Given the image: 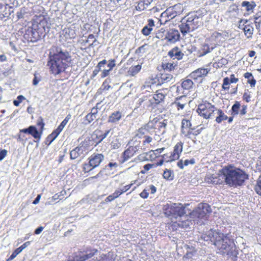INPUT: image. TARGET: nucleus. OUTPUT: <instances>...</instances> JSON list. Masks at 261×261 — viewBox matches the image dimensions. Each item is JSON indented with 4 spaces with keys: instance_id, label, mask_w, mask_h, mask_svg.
<instances>
[{
    "instance_id": "nucleus-25",
    "label": "nucleus",
    "mask_w": 261,
    "mask_h": 261,
    "mask_svg": "<svg viewBox=\"0 0 261 261\" xmlns=\"http://www.w3.org/2000/svg\"><path fill=\"white\" fill-rule=\"evenodd\" d=\"M28 134L31 135L34 138L40 140L41 134L39 133L35 126L31 125L28 127Z\"/></svg>"
},
{
    "instance_id": "nucleus-12",
    "label": "nucleus",
    "mask_w": 261,
    "mask_h": 261,
    "mask_svg": "<svg viewBox=\"0 0 261 261\" xmlns=\"http://www.w3.org/2000/svg\"><path fill=\"white\" fill-rule=\"evenodd\" d=\"M118 167V164L116 163H110L107 166L105 167L103 170H101L96 176L92 178H97L99 177L103 173L107 175H110L112 173H113L114 171L116 170Z\"/></svg>"
},
{
    "instance_id": "nucleus-42",
    "label": "nucleus",
    "mask_w": 261,
    "mask_h": 261,
    "mask_svg": "<svg viewBox=\"0 0 261 261\" xmlns=\"http://www.w3.org/2000/svg\"><path fill=\"white\" fill-rule=\"evenodd\" d=\"M22 251L19 248L16 249L7 261H10L15 258Z\"/></svg>"
},
{
    "instance_id": "nucleus-35",
    "label": "nucleus",
    "mask_w": 261,
    "mask_h": 261,
    "mask_svg": "<svg viewBox=\"0 0 261 261\" xmlns=\"http://www.w3.org/2000/svg\"><path fill=\"white\" fill-rule=\"evenodd\" d=\"M193 85V83L192 80L190 79H187L184 80L181 84L182 87L186 90H189L191 89Z\"/></svg>"
},
{
    "instance_id": "nucleus-54",
    "label": "nucleus",
    "mask_w": 261,
    "mask_h": 261,
    "mask_svg": "<svg viewBox=\"0 0 261 261\" xmlns=\"http://www.w3.org/2000/svg\"><path fill=\"white\" fill-rule=\"evenodd\" d=\"M140 196L141 197L144 199H146L148 196V193L147 189H144L140 194Z\"/></svg>"
},
{
    "instance_id": "nucleus-40",
    "label": "nucleus",
    "mask_w": 261,
    "mask_h": 261,
    "mask_svg": "<svg viewBox=\"0 0 261 261\" xmlns=\"http://www.w3.org/2000/svg\"><path fill=\"white\" fill-rule=\"evenodd\" d=\"M64 31L65 32V34H68V36H67V38H75L76 34L75 33V31L74 30L71 29H66L64 30Z\"/></svg>"
},
{
    "instance_id": "nucleus-30",
    "label": "nucleus",
    "mask_w": 261,
    "mask_h": 261,
    "mask_svg": "<svg viewBox=\"0 0 261 261\" xmlns=\"http://www.w3.org/2000/svg\"><path fill=\"white\" fill-rule=\"evenodd\" d=\"M195 163V161L194 159H192L190 160H186L183 162L182 160H179L177 164V166L180 169H182L184 166H187L189 164L193 165Z\"/></svg>"
},
{
    "instance_id": "nucleus-45",
    "label": "nucleus",
    "mask_w": 261,
    "mask_h": 261,
    "mask_svg": "<svg viewBox=\"0 0 261 261\" xmlns=\"http://www.w3.org/2000/svg\"><path fill=\"white\" fill-rule=\"evenodd\" d=\"M120 146L121 144L117 140L112 141L111 144V147L112 149H118L120 147Z\"/></svg>"
},
{
    "instance_id": "nucleus-23",
    "label": "nucleus",
    "mask_w": 261,
    "mask_h": 261,
    "mask_svg": "<svg viewBox=\"0 0 261 261\" xmlns=\"http://www.w3.org/2000/svg\"><path fill=\"white\" fill-rule=\"evenodd\" d=\"M71 118V115L69 114L66 116L65 118L62 121L61 124L58 127V128L55 130V133L56 134H60L62 130L63 129L65 125L67 124L68 122Z\"/></svg>"
},
{
    "instance_id": "nucleus-62",
    "label": "nucleus",
    "mask_w": 261,
    "mask_h": 261,
    "mask_svg": "<svg viewBox=\"0 0 261 261\" xmlns=\"http://www.w3.org/2000/svg\"><path fill=\"white\" fill-rule=\"evenodd\" d=\"M31 32L32 33V36L33 37V38H34L35 40H37V39L39 38V35L38 34V33L36 32V31H33L32 29L31 30Z\"/></svg>"
},
{
    "instance_id": "nucleus-48",
    "label": "nucleus",
    "mask_w": 261,
    "mask_h": 261,
    "mask_svg": "<svg viewBox=\"0 0 261 261\" xmlns=\"http://www.w3.org/2000/svg\"><path fill=\"white\" fill-rule=\"evenodd\" d=\"M146 44L142 45L137 48L136 50V53L141 56L143 54H144L145 51V47L146 46Z\"/></svg>"
},
{
    "instance_id": "nucleus-27",
    "label": "nucleus",
    "mask_w": 261,
    "mask_h": 261,
    "mask_svg": "<svg viewBox=\"0 0 261 261\" xmlns=\"http://www.w3.org/2000/svg\"><path fill=\"white\" fill-rule=\"evenodd\" d=\"M85 43L89 44V47H94L96 46L99 43L93 34H90L88 36L87 39L86 40Z\"/></svg>"
},
{
    "instance_id": "nucleus-44",
    "label": "nucleus",
    "mask_w": 261,
    "mask_h": 261,
    "mask_svg": "<svg viewBox=\"0 0 261 261\" xmlns=\"http://www.w3.org/2000/svg\"><path fill=\"white\" fill-rule=\"evenodd\" d=\"M146 8V6L144 5L142 0L139 1L137 6H136V10L138 11H142Z\"/></svg>"
},
{
    "instance_id": "nucleus-34",
    "label": "nucleus",
    "mask_w": 261,
    "mask_h": 261,
    "mask_svg": "<svg viewBox=\"0 0 261 261\" xmlns=\"http://www.w3.org/2000/svg\"><path fill=\"white\" fill-rule=\"evenodd\" d=\"M242 7H245L246 11H250L252 10L256 6L254 2L251 1V2L244 1L242 3Z\"/></svg>"
},
{
    "instance_id": "nucleus-39",
    "label": "nucleus",
    "mask_w": 261,
    "mask_h": 261,
    "mask_svg": "<svg viewBox=\"0 0 261 261\" xmlns=\"http://www.w3.org/2000/svg\"><path fill=\"white\" fill-rule=\"evenodd\" d=\"M164 178L168 180H172L173 178V173L170 170L166 169L163 174Z\"/></svg>"
},
{
    "instance_id": "nucleus-5",
    "label": "nucleus",
    "mask_w": 261,
    "mask_h": 261,
    "mask_svg": "<svg viewBox=\"0 0 261 261\" xmlns=\"http://www.w3.org/2000/svg\"><path fill=\"white\" fill-rule=\"evenodd\" d=\"M217 236V239L215 241L214 244L220 251V252L226 253L228 254L231 249L232 241L227 235H224L220 231Z\"/></svg>"
},
{
    "instance_id": "nucleus-9",
    "label": "nucleus",
    "mask_w": 261,
    "mask_h": 261,
    "mask_svg": "<svg viewBox=\"0 0 261 261\" xmlns=\"http://www.w3.org/2000/svg\"><path fill=\"white\" fill-rule=\"evenodd\" d=\"M211 212V208L207 203H199L198 206L191 213V217L203 219Z\"/></svg>"
},
{
    "instance_id": "nucleus-56",
    "label": "nucleus",
    "mask_w": 261,
    "mask_h": 261,
    "mask_svg": "<svg viewBox=\"0 0 261 261\" xmlns=\"http://www.w3.org/2000/svg\"><path fill=\"white\" fill-rule=\"evenodd\" d=\"M109 63V61H107L105 59L100 61L97 65H98V67H100L101 68H102V67H104V66L106 65V64H108Z\"/></svg>"
},
{
    "instance_id": "nucleus-37",
    "label": "nucleus",
    "mask_w": 261,
    "mask_h": 261,
    "mask_svg": "<svg viewBox=\"0 0 261 261\" xmlns=\"http://www.w3.org/2000/svg\"><path fill=\"white\" fill-rule=\"evenodd\" d=\"M182 124V130L181 132L183 134H186L185 128H190L191 126V123L190 120L184 119L181 122Z\"/></svg>"
},
{
    "instance_id": "nucleus-20",
    "label": "nucleus",
    "mask_w": 261,
    "mask_h": 261,
    "mask_svg": "<svg viewBox=\"0 0 261 261\" xmlns=\"http://www.w3.org/2000/svg\"><path fill=\"white\" fill-rule=\"evenodd\" d=\"M208 71L207 69L205 68H199L194 71L192 72L190 74V76L192 78L194 79H197L198 77H201L206 75L208 73Z\"/></svg>"
},
{
    "instance_id": "nucleus-10",
    "label": "nucleus",
    "mask_w": 261,
    "mask_h": 261,
    "mask_svg": "<svg viewBox=\"0 0 261 261\" xmlns=\"http://www.w3.org/2000/svg\"><path fill=\"white\" fill-rule=\"evenodd\" d=\"M183 143L181 142L177 143L174 147L173 152L169 157L164 154L163 158L167 162H171L177 160L179 158L180 154L182 151Z\"/></svg>"
},
{
    "instance_id": "nucleus-33",
    "label": "nucleus",
    "mask_w": 261,
    "mask_h": 261,
    "mask_svg": "<svg viewBox=\"0 0 261 261\" xmlns=\"http://www.w3.org/2000/svg\"><path fill=\"white\" fill-rule=\"evenodd\" d=\"M165 96V94L161 91H158L156 94H154L153 98L156 103H159L164 100Z\"/></svg>"
},
{
    "instance_id": "nucleus-38",
    "label": "nucleus",
    "mask_w": 261,
    "mask_h": 261,
    "mask_svg": "<svg viewBox=\"0 0 261 261\" xmlns=\"http://www.w3.org/2000/svg\"><path fill=\"white\" fill-rule=\"evenodd\" d=\"M173 79V75L169 73H162L161 76L162 82L167 83L171 81Z\"/></svg>"
},
{
    "instance_id": "nucleus-22",
    "label": "nucleus",
    "mask_w": 261,
    "mask_h": 261,
    "mask_svg": "<svg viewBox=\"0 0 261 261\" xmlns=\"http://www.w3.org/2000/svg\"><path fill=\"white\" fill-rule=\"evenodd\" d=\"M122 117L121 112L116 111L111 114L109 117L108 122L113 123H116L118 122Z\"/></svg>"
},
{
    "instance_id": "nucleus-53",
    "label": "nucleus",
    "mask_w": 261,
    "mask_h": 261,
    "mask_svg": "<svg viewBox=\"0 0 261 261\" xmlns=\"http://www.w3.org/2000/svg\"><path fill=\"white\" fill-rule=\"evenodd\" d=\"M8 151L6 149H0V161H2L7 155Z\"/></svg>"
},
{
    "instance_id": "nucleus-51",
    "label": "nucleus",
    "mask_w": 261,
    "mask_h": 261,
    "mask_svg": "<svg viewBox=\"0 0 261 261\" xmlns=\"http://www.w3.org/2000/svg\"><path fill=\"white\" fill-rule=\"evenodd\" d=\"M59 134H56L55 133V130L50 134L49 135L47 139H50V142L49 144H50L59 135Z\"/></svg>"
},
{
    "instance_id": "nucleus-8",
    "label": "nucleus",
    "mask_w": 261,
    "mask_h": 261,
    "mask_svg": "<svg viewBox=\"0 0 261 261\" xmlns=\"http://www.w3.org/2000/svg\"><path fill=\"white\" fill-rule=\"evenodd\" d=\"M104 156L100 153H94L88 159V163L83 165V171L85 172H89L95 168L98 167L103 161Z\"/></svg>"
},
{
    "instance_id": "nucleus-18",
    "label": "nucleus",
    "mask_w": 261,
    "mask_h": 261,
    "mask_svg": "<svg viewBox=\"0 0 261 261\" xmlns=\"http://www.w3.org/2000/svg\"><path fill=\"white\" fill-rule=\"evenodd\" d=\"M168 55L173 59L180 60L184 56V54L178 47H174L168 52Z\"/></svg>"
},
{
    "instance_id": "nucleus-59",
    "label": "nucleus",
    "mask_w": 261,
    "mask_h": 261,
    "mask_svg": "<svg viewBox=\"0 0 261 261\" xmlns=\"http://www.w3.org/2000/svg\"><path fill=\"white\" fill-rule=\"evenodd\" d=\"M145 140L143 141V145H145L146 143H149L152 141V138L148 136H144Z\"/></svg>"
},
{
    "instance_id": "nucleus-60",
    "label": "nucleus",
    "mask_w": 261,
    "mask_h": 261,
    "mask_svg": "<svg viewBox=\"0 0 261 261\" xmlns=\"http://www.w3.org/2000/svg\"><path fill=\"white\" fill-rule=\"evenodd\" d=\"M122 194V192L120 191V189H119L118 190H116L114 193L112 194V195L114 196V197L116 198L118 197L120 195H121Z\"/></svg>"
},
{
    "instance_id": "nucleus-58",
    "label": "nucleus",
    "mask_w": 261,
    "mask_h": 261,
    "mask_svg": "<svg viewBox=\"0 0 261 261\" xmlns=\"http://www.w3.org/2000/svg\"><path fill=\"white\" fill-rule=\"evenodd\" d=\"M154 167H155V164H147L144 166L143 168L146 171H148L151 168Z\"/></svg>"
},
{
    "instance_id": "nucleus-3",
    "label": "nucleus",
    "mask_w": 261,
    "mask_h": 261,
    "mask_svg": "<svg viewBox=\"0 0 261 261\" xmlns=\"http://www.w3.org/2000/svg\"><path fill=\"white\" fill-rule=\"evenodd\" d=\"M219 177L225 179L226 184L229 186H241L248 178L245 171L239 168L227 167L223 168Z\"/></svg>"
},
{
    "instance_id": "nucleus-2",
    "label": "nucleus",
    "mask_w": 261,
    "mask_h": 261,
    "mask_svg": "<svg viewBox=\"0 0 261 261\" xmlns=\"http://www.w3.org/2000/svg\"><path fill=\"white\" fill-rule=\"evenodd\" d=\"M165 214L170 218L172 222L182 228H188L191 221L187 219L185 208L180 203H170L165 205Z\"/></svg>"
},
{
    "instance_id": "nucleus-47",
    "label": "nucleus",
    "mask_w": 261,
    "mask_h": 261,
    "mask_svg": "<svg viewBox=\"0 0 261 261\" xmlns=\"http://www.w3.org/2000/svg\"><path fill=\"white\" fill-rule=\"evenodd\" d=\"M24 99L25 97L23 95H19L17 98V100H15L13 101L14 106L17 107L18 106L22 100Z\"/></svg>"
},
{
    "instance_id": "nucleus-49",
    "label": "nucleus",
    "mask_w": 261,
    "mask_h": 261,
    "mask_svg": "<svg viewBox=\"0 0 261 261\" xmlns=\"http://www.w3.org/2000/svg\"><path fill=\"white\" fill-rule=\"evenodd\" d=\"M101 70H102L101 68L100 67L98 68V65H97V66L95 67V69L93 71L92 74L91 75V78L93 79L94 77H95L97 75L98 72Z\"/></svg>"
},
{
    "instance_id": "nucleus-52",
    "label": "nucleus",
    "mask_w": 261,
    "mask_h": 261,
    "mask_svg": "<svg viewBox=\"0 0 261 261\" xmlns=\"http://www.w3.org/2000/svg\"><path fill=\"white\" fill-rule=\"evenodd\" d=\"M37 125L40 126L41 130H43L44 123H43V118L41 117H39V118L37 119Z\"/></svg>"
},
{
    "instance_id": "nucleus-41",
    "label": "nucleus",
    "mask_w": 261,
    "mask_h": 261,
    "mask_svg": "<svg viewBox=\"0 0 261 261\" xmlns=\"http://www.w3.org/2000/svg\"><path fill=\"white\" fill-rule=\"evenodd\" d=\"M255 190L258 194L261 195V175L257 179L256 185L255 187Z\"/></svg>"
},
{
    "instance_id": "nucleus-64",
    "label": "nucleus",
    "mask_w": 261,
    "mask_h": 261,
    "mask_svg": "<svg viewBox=\"0 0 261 261\" xmlns=\"http://www.w3.org/2000/svg\"><path fill=\"white\" fill-rule=\"evenodd\" d=\"M246 110H247V106H243L242 109L240 111V114L241 116L244 115L246 113Z\"/></svg>"
},
{
    "instance_id": "nucleus-61",
    "label": "nucleus",
    "mask_w": 261,
    "mask_h": 261,
    "mask_svg": "<svg viewBox=\"0 0 261 261\" xmlns=\"http://www.w3.org/2000/svg\"><path fill=\"white\" fill-rule=\"evenodd\" d=\"M147 191H150L151 194H154L156 191V189L155 186L153 185H150L148 189H147Z\"/></svg>"
},
{
    "instance_id": "nucleus-1",
    "label": "nucleus",
    "mask_w": 261,
    "mask_h": 261,
    "mask_svg": "<svg viewBox=\"0 0 261 261\" xmlns=\"http://www.w3.org/2000/svg\"><path fill=\"white\" fill-rule=\"evenodd\" d=\"M50 54L52 55L53 59L50 66L52 73L56 75L64 71L66 66L71 61L69 53L59 47L53 46L50 49Z\"/></svg>"
},
{
    "instance_id": "nucleus-19",
    "label": "nucleus",
    "mask_w": 261,
    "mask_h": 261,
    "mask_svg": "<svg viewBox=\"0 0 261 261\" xmlns=\"http://www.w3.org/2000/svg\"><path fill=\"white\" fill-rule=\"evenodd\" d=\"M248 21L247 20H245L244 21V23L243 24L244 26L243 28V30L247 38H252V36L254 31V28L252 25L250 24H248Z\"/></svg>"
},
{
    "instance_id": "nucleus-7",
    "label": "nucleus",
    "mask_w": 261,
    "mask_h": 261,
    "mask_svg": "<svg viewBox=\"0 0 261 261\" xmlns=\"http://www.w3.org/2000/svg\"><path fill=\"white\" fill-rule=\"evenodd\" d=\"M99 252L97 249L91 247H87L83 250L80 251L78 254L73 257L74 261H86L96 257Z\"/></svg>"
},
{
    "instance_id": "nucleus-55",
    "label": "nucleus",
    "mask_w": 261,
    "mask_h": 261,
    "mask_svg": "<svg viewBox=\"0 0 261 261\" xmlns=\"http://www.w3.org/2000/svg\"><path fill=\"white\" fill-rule=\"evenodd\" d=\"M40 80H41L40 77H38V76L37 75V73H35L34 74V78L33 81V84L34 86L37 85Z\"/></svg>"
},
{
    "instance_id": "nucleus-36",
    "label": "nucleus",
    "mask_w": 261,
    "mask_h": 261,
    "mask_svg": "<svg viewBox=\"0 0 261 261\" xmlns=\"http://www.w3.org/2000/svg\"><path fill=\"white\" fill-rule=\"evenodd\" d=\"M241 105L239 102L236 101L234 104L232 106L231 108V115L233 116L237 115L239 113V110L240 109Z\"/></svg>"
},
{
    "instance_id": "nucleus-4",
    "label": "nucleus",
    "mask_w": 261,
    "mask_h": 261,
    "mask_svg": "<svg viewBox=\"0 0 261 261\" xmlns=\"http://www.w3.org/2000/svg\"><path fill=\"white\" fill-rule=\"evenodd\" d=\"M201 20V18L196 14L188 15L186 20H182L179 25L181 33L185 36L187 34L193 32L202 25Z\"/></svg>"
},
{
    "instance_id": "nucleus-14",
    "label": "nucleus",
    "mask_w": 261,
    "mask_h": 261,
    "mask_svg": "<svg viewBox=\"0 0 261 261\" xmlns=\"http://www.w3.org/2000/svg\"><path fill=\"white\" fill-rule=\"evenodd\" d=\"M219 232V231L211 229L207 233L203 234L201 236V238L205 241H210L214 243L217 239V236H216L218 235Z\"/></svg>"
},
{
    "instance_id": "nucleus-16",
    "label": "nucleus",
    "mask_w": 261,
    "mask_h": 261,
    "mask_svg": "<svg viewBox=\"0 0 261 261\" xmlns=\"http://www.w3.org/2000/svg\"><path fill=\"white\" fill-rule=\"evenodd\" d=\"M116 66V60L115 59H111L109 60L107 64V69H103L101 70V77L105 78L110 74V71Z\"/></svg>"
},
{
    "instance_id": "nucleus-63",
    "label": "nucleus",
    "mask_w": 261,
    "mask_h": 261,
    "mask_svg": "<svg viewBox=\"0 0 261 261\" xmlns=\"http://www.w3.org/2000/svg\"><path fill=\"white\" fill-rule=\"evenodd\" d=\"M30 244V242L28 241L23 244L20 247H19L20 249L22 251L25 248H26Z\"/></svg>"
},
{
    "instance_id": "nucleus-43",
    "label": "nucleus",
    "mask_w": 261,
    "mask_h": 261,
    "mask_svg": "<svg viewBox=\"0 0 261 261\" xmlns=\"http://www.w3.org/2000/svg\"><path fill=\"white\" fill-rule=\"evenodd\" d=\"M159 119L158 118H153V119L151 120V117L150 118V121L147 124V126L149 127H154V125L156 123Z\"/></svg>"
},
{
    "instance_id": "nucleus-29",
    "label": "nucleus",
    "mask_w": 261,
    "mask_h": 261,
    "mask_svg": "<svg viewBox=\"0 0 261 261\" xmlns=\"http://www.w3.org/2000/svg\"><path fill=\"white\" fill-rule=\"evenodd\" d=\"M137 135L134 137L132 140V142H130V144H133V145L130 146V148H132V150H133V152L136 153L137 151H139L140 149V144L141 143L140 141H137Z\"/></svg>"
},
{
    "instance_id": "nucleus-28",
    "label": "nucleus",
    "mask_w": 261,
    "mask_h": 261,
    "mask_svg": "<svg viewBox=\"0 0 261 261\" xmlns=\"http://www.w3.org/2000/svg\"><path fill=\"white\" fill-rule=\"evenodd\" d=\"M83 150L82 147H76L70 152L71 159H76L81 154L83 153Z\"/></svg>"
},
{
    "instance_id": "nucleus-31",
    "label": "nucleus",
    "mask_w": 261,
    "mask_h": 261,
    "mask_svg": "<svg viewBox=\"0 0 261 261\" xmlns=\"http://www.w3.org/2000/svg\"><path fill=\"white\" fill-rule=\"evenodd\" d=\"M162 67L164 70H166L169 71L174 70L177 68V64L174 62H168L167 63H164L162 65Z\"/></svg>"
},
{
    "instance_id": "nucleus-17",
    "label": "nucleus",
    "mask_w": 261,
    "mask_h": 261,
    "mask_svg": "<svg viewBox=\"0 0 261 261\" xmlns=\"http://www.w3.org/2000/svg\"><path fill=\"white\" fill-rule=\"evenodd\" d=\"M187 103V100L186 96H180L177 98L175 101L173 103V105L178 110H182L185 105Z\"/></svg>"
},
{
    "instance_id": "nucleus-26",
    "label": "nucleus",
    "mask_w": 261,
    "mask_h": 261,
    "mask_svg": "<svg viewBox=\"0 0 261 261\" xmlns=\"http://www.w3.org/2000/svg\"><path fill=\"white\" fill-rule=\"evenodd\" d=\"M141 68L142 66L141 65L132 66L129 68L127 71V73L129 75L134 76L140 72V71L141 69Z\"/></svg>"
},
{
    "instance_id": "nucleus-6",
    "label": "nucleus",
    "mask_w": 261,
    "mask_h": 261,
    "mask_svg": "<svg viewBox=\"0 0 261 261\" xmlns=\"http://www.w3.org/2000/svg\"><path fill=\"white\" fill-rule=\"evenodd\" d=\"M216 107L208 102L199 104L196 112L204 118L207 119L215 116Z\"/></svg>"
},
{
    "instance_id": "nucleus-50",
    "label": "nucleus",
    "mask_w": 261,
    "mask_h": 261,
    "mask_svg": "<svg viewBox=\"0 0 261 261\" xmlns=\"http://www.w3.org/2000/svg\"><path fill=\"white\" fill-rule=\"evenodd\" d=\"M96 118V116L91 114H88L86 116V120L88 121V123H91L92 121Z\"/></svg>"
},
{
    "instance_id": "nucleus-15",
    "label": "nucleus",
    "mask_w": 261,
    "mask_h": 261,
    "mask_svg": "<svg viewBox=\"0 0 261 261\" xmlns=\"http://www.w3.org/2000/svg\"><path fill=\"white\" fill-rule=\"evenodd\" d=\"M115 257L112 252H108L106 254L102 253L98 256H96L89 261H114Z\"/></svg>"
},
{
    "instance_id": "nucleus-32",
    "label": "nucleus",
    "mask_w": 261,
    "mask_h": 261,
    "mask_svg": "<svg viewBox=\"0 0 261 261\" xmlns=\"http://www.w3.org/2000/svg\"><path fill=\"white\" fill-rule=\"evenodd\" d=\"M135 153V152H133L132 148H130V147H129L128 148L123 152V159L122 162H125V161H127L129 159L133 156Z\"/></svg>"
},
{
    "instance_id": "nucleus-46",
    "label": "nucleus",
    "mask_w": 261,
    "mask_h": 261,
    "mask_svg": "<svg viewBox=\"0 0 261 261\" xmlns=\"http://www.w3.org/2000/svg\"><path fill=\"white\" fill-rule=\"evenodd\" d=\"M229 80L228 77H225L223 80V84L222 88L224 90H228L229 89Z\"/></svg>"
},
{
    "instance_id": "nucleus-24",
    "label": "nucleus",
    "mask_w": 261,
    "mask_h": 261,
    "mask_svg": "<svg viewBox=\"0 0 261 261\" xmlns=\"http://www.w3.org/2000/svg\"><path fill=\"white\" fill-rule=\"evenodd\" d=\"M215 114L218 115L215 120L218 123H220L222 121L226 120L228 119V117L223 113V112L221 110L218 109L217 108L215 111Z\"/></svg>"
},
{
    "instance_id": "nucleus-11",
    "label": "nucleus",
    "mask_w": 261,
    "mask_h": 261,
    "mask_svg": "<svg viewBox=\"0 0 261 261\" xmlns=\"http://www.w3.org/2000/svg\"><path fill=\"white\" fill-rule=\"evenodd\" d=\"M180 34L178 30H169L165 35V39L170 43H174L179 40Z\"/></svg>"
},
{
    "instance_id": "nucleus-57",
    "label": "nucleus",
    "mask_w": 261,
    "mask_h": 261,
    "mask_svg": "<svg viewBox=\"0 0 261 261\" xmlns=\"http://www.w3.org/2000/svg\"><path fill=\"white\" fill-rule=\"evenodd\" d=\"M133 185V184H130L123 187L122 189H120V191L122 192V194L128 191L131 188Z\"/></svg>"
},
{
    "instance_id": "nucleus-21",
    "label": "nucleus",
    "mask_w": 261,
    "mask_h": 261,
    "mask_svg": "<svg viewBox=\"0 0 261 261\" xmlns=\"http://www.w3.org/2000/svg\"><path fill=\"white\" fill-rule=\"evenodd\" d=\"M154 26V22L153 19H149L148 23L141 31L142 33L145 36L149 35L152 31V27Z\"/></svg>"
},
{
    "instance_id": "nucleus-13",
    "label": "nucleus",
    "mask_w": 261,
    "mask_h": 261,
    "mask_svg": "<svg viewBox=\"0 0 261 261\" xmlns=\"http://www.w3.org/2000/svg\"><path fill=\"white\" fill-rule=\"evenodd\" d=\"M226 35L224 33L218 32L213 33L210 38L211 41L213 42L215 45H220L224 41Z\"/></svg>"
}]
</instances>
